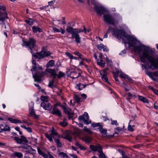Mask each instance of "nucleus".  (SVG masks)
Instances as JSON below:
<instances>
[{"label":"nucleus","mask_w":158,"mask_h":158,"mask_svg":"<svg viewBox=\"0 0 158 158\" xmlns=\"http://www.w3.org/2000/svg\"><path fill=\"white\" fill-rule=\"evenodd\" d=\"M123 30L124 32V35L122 36L126 38L129 47H133L134 51L138 52L140 59H158V55L155 49L141 44L136 46L138 42L134 36L125 35V31Z\"/></svg>","instance_id":"1"},{"label":"nucleus","mask_w":158,"mask_h":158,"mask_svg":"<svg viewBox=\"0 0 158 158\" xmlns=\"http://www.w3.org/2000/svg\"><path fill=\"white\" fill-rule=\"evenodd\" d=\"M94 9L98 15H104V21L107 23L114 26L115 23L118 24V20L114 18L111 15L109 14L104 15L105 13L108 11L104 7L102 6L96 5L94 7Z\"/></svg>","instance_id":"2"},{"label":"nucleus","mask_w":158,"mask_h":158,"mask_svg":"<svg viewBox=\"0 0 158 158\" xmlns=\"http://www.w3.org/2000/svg\"><path fill=\"white\" fill-rule=\"evenodd\" d=\"M32 63L34 65L32 68L31 69L32 72L33 77L35 81L40 82L41 80V78L45 74V73L38 71V70H42V68L39 66L38 64H36L35 60H33Z\"/></svg>","instance_id":"3"},{"label":"nucleus","mask_w":158,"mask_h":158,"mask_svg":"<svg viewBox=\"0 0 158 158\" xmlns=\"http://www.w3.org/2000/svg\"><path fill=\"white\" fill-rule=\"evenodd\" d=\"M111 31L112 34L118 39L120 40L122 38V35H124V32L122 29H118L114 28H112L109 26L107 33L104 35V38H107L108 34Z\"/></svg>","instance_id":"4"},{"label":"nucleus","mask_w":158,"mask_h":158,"mask_svg":"<svg viewBox=\"0 0 158 158\" xmlns=\"http://www.w3.org/2000/svg\"><path fill=\"white\" fill-rule=\"evenodd\" d=\"M36 41L33 38H30L27 41H23L22 46L26 47L31 53L34 52L33 49L36 46Z\"/></svg>","instance_id":"5"},{"label":"nucleus","mask_w":158,"mask_h":158,"mask_svg":"<svg viewBox=\"0 0 158 158\" xmlns=\"http://www.w3.org/2000/svg\"><path fill=\"white\" fill-rule=\"evenodd\" d=\"M141 61L144 63L142 64V67L146 68V66L150 68L152 70L158 68V60H141Z\"/></svg>","instance_id":"6"},{"label":"nucleus","mask_w":158,"mask_h":158,"mask_svg":"<svg viewBox=\"0 0 158 158\" xmlns=\"http://www.w3.org/2000/svg\"><path fill=\"white\" fill-rule=\"evenodd\" d=\"M5 6H0V24L3 23L6 19H8Z\"/></svg>","instance_id":"7"},{"label":"nucleus","mask_w":158,"mask_h":158,"mask_svg":"<svg viewBox=\"0 0 158 158\" xmlns=\"http://www.w3.org/2000/svg\"><path fill=\"white\" fill-rule=\"evenodd\" d=\"M78 119L80 121L84 120V123L86 124H88L91 122L89 120V116L87 112H85L84 115L80 116Z\"/></svg>","instance_id":"8"},{"label":"nucleus","mask_w":158,"mask_h":158,"mask_svg":"<svg viewBox=\"0 0 158 158\" xmlns=\"http://www.w3.org/2000/svg\"><path fill=\"white\" fill-rule=\"evenodd\" d=\"M14 139L16 141L17 143L24 144L28 143V141L26 139V137L23 135L21 136L20 138L17 137H14Z\"/></svg>","instance_id":"9"},{"label":"nucleus","mask_w":158,"mask_h":158,"mask_svg":"<svg viewBox=\"0 0 158 158\" xmlns=\"http://www.w3.org/2000/svg\"><path fill=\"white\" fill-rule=\"evenodd\" d=\"M60 106L63 108L64 113L68 114L69 119H70L73 117V114L71 112V109L68 107L63 105H60Z\"/></svg>","instance_id":"10"},{"label":"nucleus","mask_w":158,"mask_h":158,"mask_svg":"<svg viewBox=\"0 0 158 158\" xmlns=\"http://www.w3.org/2000/svg\"><path fill=\"white\" fill-rule=\"evenodd\" d=\"M41 56V58H43L45 57L50 56L51 53L49 51L47 50L46 47H43L40 52Z\"/></svg>","instance_id":"11"},{"label":"nucleus","mask_w":158,"mask_h":158,"mask_svg":"<svg viewBox=\"0 0 158 158\" xmlns=\"http://www.w3.org/2000/svg\"><path fill=\"white\" fill-rule=\"evenodd\" d=\"M72 39H75V41L77 44H80L81 42V37L78 34L74 32L72 33Z\"/></svg>","instance_id":"12"},{"label":"nucleus","mask_w":158,"mask_h":158,"mask_svg":"<svg viewBox=\"0 0 158 158\" xmlns=\"http://www.w3.org/2000/svg\"><path fill=\"white\" fill-rule=\"evenodd\" d=\"M40 106L45 110H50L52 108V106L48 102H42Z\"/></svg>","instance_id":"13"},{"label":"nucleus","mask_w":158,"mask_h":158,"mask_svg":"<svg viewBox=\"0 0 158 158\" xmlns=\"http://www.w3.org/2000/svg\"><path fill=\"white\" fill-rule=\"evenodd\" d=\"M119 76L121 78H123L126 81H128L130 83H131L133 81V80L131 78L126 74L123 73L121 70Z\"/></svg>","instance_id":"14"},{"label":"nucleus","mask_w":158,"mask_h":158,"mask_svg":"<svg viewBox=\"0 0 158 158\" xmlns=\"http://www.w3.org/2000/svg\"><path fill=\"white\" fill-rule=\"evenodd\" d=\"M29 110L30 114L31 116L35 117L36 114L35 111L33 109L34 103L33 102H31L29 105Z\"/></svg>","instance_id":"15"},{"label":"nucleus","mask_w":158,"mask_h":158,"mask_svg":"<svg viewBox=\"0 0 158 158\" xmlns=\"http://www.w3.org/2000/svg\"><path fill=\"white\" fill-rule=\"evenodd\" d=\"M22 148H23V149L24 152H33V151H35V150L33 149L31 147L27 145H26L23 146Z\"/></svg>","instance_id":"16"},{"label":"nucleus","mask_w":158,"mask_h":158,"mask_svg":"<svg viewBox=\"0 0 158 158\" xmlns=\"http://www.w3.org/2000/svg\"><path fill=\"white\" fill-rule=\"evenodd\" d=\"M51 113L53 114L57 115L59 116H61V114L60 111L56 108V106H54L52 111Z\"/></svg>","instance_id":"17"},{"label":"nucleus","mask_w":158,"mask_h":158,"mask_svg":"<svg viewBox=\"0 0 158 158\" xmlns=\"http://www.w3.org/2000/svg\"><path fill=\"white\" fill-rule=\"evenodd\" d=\"M0 127H2H2L3 128V129L2 128V129H1L2 131H9L10 130V127L6 123L0 124Z\"/></svg>","instance_id":"18"},{"label":"nucleus","mask_w":158,"mask_h":158,"mask_svg":"<svg viewBox=\"0 0 158 158\" xmlns=\"http://www.w3.org/2000/svg\"><path fill=\"white\" fill-rule=\"evenodd\" d=\"M23 154L20 152H15L11 154V157H12L15 158L17 157L18 158H22L23 157Z\"/></svg>","instance_id":"19"},{"label":"nucleus","mask_w":158,"mask_h":158,"mask_svg":"<svg viewBox=\"0 0 158 158\" xmlns=\"http://www.w3.org/2000/svg\"><path fill=\"white\" fill-rule=\"evenodd\" d=\"M46 71L50 73L52 76L54 77H56L57 75V74L55 71V70L54 69H52L49 68L47 69L46 70Z\"/></svg>","instance_id":"20"},{"label":"nucleus","mask_w":158,"mask_h":158,"mask_svg":"<svg viewBox=\"0 0 158 158\" xmlns=\"http://www.w3.org/2000/svg\"><path fill=\"white\" fill-rule=\"evenodd\" d=\"M98 129L99 130L100 132L103 135V136L105 137H107L108 136L106 135L107 130L102 128V126L101 127H98Z\"/></svg>","instance_id":"21"},{"label":"nucleus","mask_w":158,"mask_h":158,"mask_svg":"<svg viewBox=\"0 0 158 158\" xmlns=\"http://www.w3.org/2000/svg\"><path fill=\"white\" fill-rule=\"evenodd\" d=\"M71 77L73 79H75L79 77V74L77 72L75 71H73L71 72Z\"/></svg>","instance_id":"22"},{"label":"nucleus","mask_w":158,"mask_h":158,"mask_svg":"<svg viewBox=\"0 0 158 158\" xmlns=\"http://www.w3.org/2000/svg\"><path fill=\"white\" fill-rule=\"evenodd\" d=\"M66 31L69 33L71 34L75 32V28H73L72 27L70 26H67L66 28Z\"/></svg>","instance_id":"23"},{"label":"nucleus","mask_w":158,"mask_h":158,"mask_svg":"<svg viewBox=\"0 0 158 158\" xmlns=\"http://www.w3.org/2000/svg\"><path fill=\"white\" fill-rule=\"evenodd\" d=\"M32 30L35 33H36L38 31L41 32L42 31V30L41 28H40L39 27H36L35 26H33L32 27Z\"/></svg>","instance_id":"24"},{"label":"nucleus","mask_w":158,"mask_h":158,"mask_svg":"<svg viewBox=\"0 0 158 158\" xmlns=\"http://www.w3.org/2000/svg\"><path fill=\"white\" fill-rule=\"evenodd\" d=\"M83 29H79L78 28H75V32L78 34L81 32L84 31L85 33H87L86 29L85 26H83Z\"/></svg>","instance_id":"25"},{"label":"nucleus","mask_w":158,"mask_h":158,"mask_svg":"<svg viewBox=\"0 0 158 158\" xmlns=\"http://www.w3.org/2000/svg\"><path fill=\"white\" fill-rule=\"evenodd\" d=\"M97 64L101 67H103L105 66V62L103 60H97Z\"/></svg>","instance_id":"26"},{"label":"nucleus","mask_w":158,"mask_h":158,"mask_svg":"<svg viewBox=\"0 0 158 158\" xmlns=\"http://www.w3.org/2000/svg\"><path fill=\"white\" fill-rule=\"evenodd\" d=\"M87 85H83L82 84L80 83L77 85L76 86V88L78 89L79 90H81L85 87Z\"/></svg>","instance_id":"27"},{"label":"nucleus","mask_w":158,"mask_h":158,"mask_svg":"<svg viewBox=\"0 0 158 158\" xmlns=\"http://www.w3.org/2000/svg\"><path fill=\"white\" fill-rule=\"evenodd\" d=\"M51 135H52V138L54 139L55 138L54 137V136H56L57 137L59 138H60V136L59 135L58 133L54 131V130H52L51 131Z\"/></svg>","instance_id":"28"},{"label":"nucleus","mask_w":158,"mask_h":158,"mask_svg":"<svg viewBox=\"0 0 158 158\" xmlns=\"http://www.w3.org/2000/svg\"><path fill=\"white\" fill-rule=\"evenodd\" d=\"M25 21L30 26L32 25L35 22V21L31 18H28V20H26Z\"/></svg>","instance_id":"29"},{"label":"nucleus","mask_w":158,"mask_h":158,"mask_svg":"<svg viewBox=\"0 0 158 158\" xmlns=\"http://www.w3.org/2000/svg\"><path fill=\"white\" fill-rule=\"evenodd\" d=\"M101 75H102V80L104 81H107V80H108V78L106 76V73L105 72H104V73L103 74H101Z\"/></svg>","instance_id":"30"},{"label":"nucleus","mask_w":158,"mask_h":158,"mask_svg":"<svg viewBox=\"0 0 158 158\" xmlns=\"http://www.w3.org/2000/svg\"><path fill=\"white\" fill-rule=\"evenodd\" d=\"M63 138L64 139L68 140L70 142H71L72 141V137L71 134H67L65 137Z\"/></svg>","instance_id":"31"},{"label":"nucleus","mask_w":158,"mask_h":158,"mask_svg":"<svg viewBox=\"0 0 158 158\" xmlns=\"http://www.w3.org/2000/svg\"><path fill=\"white\" fill-rule=\"evenodd\" d=\"M138 98L139 100L143 102L148 103V100L146 98L143 96H138Z\"/></svg>","instance_id":"32"},{"label":"nucleus","mask_w":158,"mask_h":158,"mask_svg":"<svg viewBox=\"0 0 158 158\" xmlns=\"http://www.w3.org/2000/svg\"><path fill=\"white\" fill-rule=\"evenodd\" d=\"M55 142L56 143L57 146L58 147H62V143L60 142V140L58 139L54 138Z\"/></svg>","instance_id":"33"},{"label":"nucleus","mask_w":158,"mask_h":158,"mask_svg":"<svg viewBox=\"0 0 158 158\" xmlns=\"http://www.w3.org/2000/svg\"><path fill=\"white\" fill-rule=\"evenodd\" d=\"M54 61L53 60H51L47 64L48 68L51 67L54 65Z\"/></svg>","instance_id":"34"},{"label":"nucleus","mask_w":158,"mask_h":158,"mask_svg":"<svg viewBox=\"0 0 158 158\" xmlns=\"http://www.w3.org/2000/svg\"><path fill=\"white\" fill-rule=\"evenodd\" d=\"M82 140L87 143H89L91 140V139L90 137L86 136L82 139Z\"/></svg>","instance_id":"35"},{"label":"nucleus","mask_w":158,"mask_h":158,"mask_svg":"<svg viewBox=\"0 0 158 158\" xmlns=\"http://www.w3.org/2000/svg\"><path fill=\"white\" fill-rule=\"evenodd\" d=\"M31 54H32V57H33L35 59H37L39 57H40V58H41V56L40 52H37L35 54H34L33 53Z\"/></svg>","instance_id":"36"},{"label":"nucleus","mask_w":158,"mask_h":158,"mask_svg":"<svg viewBox=\"0 0 158 158\" xmlns=\"http://www.w3.org/2000/svg\"><path fill=\"white\" fill-rule=\"evenodd\" d=\"M74 99L77 103H79L81 102L80 98L77 95H74Z\"/></svg>","instance_id":"37"},{"label":"nucleus","mask_w":158,"mask_h":158,"mask_svg":"<svg viewBox=\"0 0 158 158\" xmlns=\"http://www.w3.org/2000/svg\"><path fill=\"white\" fill-rule=\"evenodd\" d=\"M59 156L63 158H68V156L67 154L63 152H60L59 153Z\"/></svg>","instance_id":"38"},{"label":"nucleus","mask_w":158,"mask_h":158,"mask_svg":"<svg viewBox=\"0 0 158 158\" xmlns=\"http://www.w3.org/2000/svg\"><path fill=\"white\" fill-rule=\"evenodd\" d=\"M74 53L75 55L78 56L79 57V58L80 59H85V58H82L81 57V56H82V54L81 53L79 52H74Z\"/></svg>","instance_id":"39"},{"label":"nucleus","mask_w":158,"mask_h":158,"mask_svg":"<svg viewBox=\"0 0 158 158\" xmlns=\"http://www.w3.org/2000/svg\"><path fill=\"white\" fill-rule=\"evenodd\" d=\"M83 130L89 134H91L93 133L92 131L89 129H88L87 127L86 126L84 127Z\"/></svg>","instance_id":"40"},{"label":"nucleus","mask_w":158,"mask_h":158,"mask_svg":"<svg viewBox=\"0 0 158 158\" xmlns=\"http://www.w3.org/2000/svg\"><path fill=\"white\" fill-rule=\"evenodd\" d=\"M90 148V149L93 151H96L98 148V145L96 146H94L93 145H91Z\"/></svg>","instance_id":"41"},{"label":"nucleus","mask_w":158,"mask_h":158,"mask_svg":"<svg viewBox=\"0 0 158 158\" xmlns=\"http://www.w3.org/2000/svg\"><path fill=\"white\" fill-rule=\"evenodd\" d=\"M66 55L68 56L69 58L70 59H76V58L74 57L70 53L68 52H66L65 53Z\"/></svg>","instance_id":"42"},{"label":"nucleus","mask_w":158,"mask_h":158,"mask_svg":"<svg viewBox=\"0 0 158 158\" xmlns=\"http://www.w3.org/2000/svg\"><path fill=\"white\" fill-rule=\"evenodd\" d=\"M40 99L42 101L45 102H48V98L47 96H41Z\"/></svg>","instance_id":"43"},{"label":"nucleus","mask_w":158,"mask_h":158,"mask_svg":"<svg viewBox=\"0 0 158 158\" xmlns=\"http://www.w3.org/2000/svg\"><path fill=\"white\" fill-rule=\"evenodd\" d=\"M45 136L50 141H52V137L51 134L48 135L47 134L45 133Z\"/></svg>","instance_id":"44"},{"label":"nucleus","mask_w":158,"mask_h":158,"mask_svg":"<svg viewBox=\"0 0 158 158\" xmlns=\"http://www.w3.org/2000/svg\"><path fill=\"white\" fill-rule=\"evenodd\" d=\"M98 148H97V151H98V152L99 153L103 152L102 150V148L100 145L99 144H98Z\"/></svg>","instance_id":"45"},{"label":"nucleus","mask_w":158,"mask_h":158,"mask_svg":"<svg viewBox=\"0 0 158 158\" xmlns=\"http://www.w3.org/2000/svg\"><path fill=\"white\" fill-rule=\"evenodd\" d=\"M65 75V74L64 73L61 71H60L59 72L58 74H57L56 76H57L58 78H60L61 77H63Z\"/></svg>","instance_id":"46"},{"label":"nucleus","mask_w":158,"mask_h":158,"mask_svg":"<svg viewBox=\"0 0 158 158\" xmlns=\"http://www.w3.org/2000/svg\"><path fill=\"white\" fill-rule=\"evenodd\" d=\"M66 119H64L63 122L60 123V124L61 126L64 127L68 125L67 123L66 122Z\"/></svg>","instance_id":"47"},{"label":"nucleus","mask_w":158,"mask_h":158,"mask_svg":"<svg viewBox=\"0 0 158 158\" xmlns=\"http://www.w3.org/2000/svg\"><path fill=\"white\" fill-rule=\"evenodd\" d=\"M104 47V45L102 44H100L97 45V47L99 50H102Z\"/></svg>","instance_id":"48"},{"label":"nucleus","mask_w":158,"mask_h":158,"mask_svg":"<svg viewBox=\"0 0 158 158\" xmlns=\"http://www.w3.org/2000/svg\"><path fill=\"white\" fill-rule=\"evenodd\" d=\"M92 126L94 127H100L102 126L100 123H93L92 124Z\"/></svg>","instance_id":"49"},{"label":"nucleus","mask_w":158,"mask_h":158,"mask_svg":"<svg viewBox=\"0 0 158 158\" xmlns=\"http://www.w3.org/2000/svg\"><path fill=\"white\" fill-rule=\"evenodd\" d=\"M121 70H117L116 71V72L115 73L113 72V73L114 74V77H118V74H120V73Z\"/></svg>","instance_id":"50"},{"label":"nucleus","mask_w":158,"mask_h":158,"mask_svg":"<svg viewBox=\"0 0 158 158\" xmlns=\"http://www.w3.org/2000/svg\"><path fill=\"white\" fill-rule=\"evenodd\" d=\"M121 129L119 127H116L115 130V132L116 134H118L119 133V131L121 130Z\"/></svg>","instance_id":"51"},{"label":"nucleus","mask_w":158,"mask_h":158,"mask_svg":"<svg viewBox=\"0 0 158 158\" xmlns=\"http://www.w3.org/2000/svg\"><path fill=\"white\" fill-rule=\"evenodd\" d=\"M8 120L12 123H16V119L13 118H9L8 119Z\"/></svg>","instance_id":"52"},{"label":"nucleus","mask_w":158,"mask_h":158,"mask_svg":"<svg viewBox=\"0 0 158 158\" xmlns=\"http://www.w3.org/2000/svg\"><path fill=\"white\" fill-rule=\"evenodd\" d=\"M149 74L151 75L154 76H158V72H157L153 73L150 72L149 73Z\"/></svg>","instance_id":"53"},{"label":"nucleus","mask_w":158,"mask_h":158,"mask_svg":"<svg viewBox=\"0 0 158 158\" xmlns=\"http://www.w3.org/2000/svg\"><path fill=\"white\" fill-rule=\"evenodd\" d=\"M111 124L112 125H114L116 126L118 125V123H117V121L116 120H111Z\"/></svg>","instance_id":"54"},{"label":"nucleus","mask_w":158,"mask_h":158,"mask_svg":"<svg viewBox=\"0 0 158 158\" xmlns=\"http://www.w3.org/2000/svg\"><path fill=\"white\" fill-rule=\"evenodd\" d=\"M99 158H106V156L103 152L99 153Z\"/></svg>","instance_id":"55"},{"label":"nucleus","mask_w":158,"mask_h":158,"mask_svg":"<svg viewBox=\"0 0 158 158\" xmlns=\"http://www.w3.org/2000/svg\"><path fill=\"white\" fill-rule=\"evenodd\" d=\"M54 81H52V82H50L48 85V86L50 87L53 88V87H54V85H53Z\"/></svg>","instance_id":"56"},{"label":"nucleus","mask_w":158,"mask_h":158,"mask_svg":"<svg viewBox=\"0 0 158 158\" xmlns=\"http://www.w3.org/2000/svg\"><path fill=\"white\" fill-rule=\"evenodd\" d=\"M127 49H124V50H122L119 53V54L120 55H123V54L126 53Z\"/></svg>","instance_id":"57"},{"label":"nucleus","mask_w":158,"mask_h":158,"mask_svg":"<svg viewBox=\"0 0 158 158\" xmlns=\"http://www.w3.org/2000/svg\"><path fill=\"white\" fill-rule=\"evenodd\" d=\"M37 151H38V153L40 155H42L44 153V152L41 150V149L40 148H38Z\"/></svg>","instance_id":"58"},{"label":"nucleus","mask_w":158,"mask_h":158,"mask_svg":"<svg viewBox=\"0 0 158 158\" xmlns=\"http://www.w3.org/2000/svg\"><path fill=\"white\" fill-rule=\"evenodd\" d=\"M103 51L107 52L109 51V50L106 46L104 45V47H103Z\"/></svg>","instance_id":"59"},{"label":"nucleus","mask_w":158,"mask_h":158,"mask_svg":"<svg viewBox=\"0 0 158 158\" xmlns=\"http://www.w3.org/2000/svg\"><path fill=\"white\" fill-rule=\"evenodd\" d=\"M128 130L131 131H133L134 129L132 128L131 125H129L128 126Z\"/></svg>","instance_id":"60"},{"label":"nucleus","mask_w":158,"mask_h":158,"mask_svg":"<svg viewBox=\"0 0 158 158\" xmlns=\"http://www.w3.org/2000/svg\"><path fill=\"white\" fill-rule=\"evenodd\" d=\"M53 30H54V31H56V32H60V30L57 29L56 28V27H53Z\"/></svg>","instance_id":"61"},{"label":"nucleus","mask_w":158,"mask_h":158,"mask_svg":"<svg viewBox=\"0 0 158 158\" xmlns=\"http://www.w3.org/2000/svg\"><path fill=\"white\" fill-rule=\"evenodd\" d=\"M34 85H35L36 86V87H37L38 89L39 90H41V87L40 86V85L38 84H34Z\"/></svg>","instance_id":"62"},{"label":"nucleus","mask_w":158,"mask_h":158,"mask_svg":"<svg viewBox=\"0 0 158 158\" xmlns=\"http://www.w3.org/2000/svg\"><path fill=\"white\" fill-rule=\"evenodd\" d=\"M42 155L44 158H47L48 157V155L44 153H43V154Z\"/></svg>","instance_id":"63"},{"label":"nucleus","mask_w":158,"mask_h":158,"mask_svg":"<svg viewBox=\"0 0 158 158\" xmlns=\"http://www.w3.org/2000/svg\"><path fill=\"white\" fill-rule=\"evenodd\" d=\"M70 156H72L73 158H77V156L74 154H70Z\"/></svg>","instance_id":"64"}]
</instances>
